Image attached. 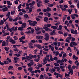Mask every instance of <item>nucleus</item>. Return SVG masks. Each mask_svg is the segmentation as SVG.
I'll return each instance as SVG.
<instances>
[{"label":"nucleus","mask_w":79,"mask_h":79,"mask_svg":"<svg viewBox=\"0 0 79 79\" xmlns=\"http://www.w3.org/2000/svg\"><path fill=\"white\" fill-rule=\"evenodd\" d=\"M44 27H43V28L44 29H45V31H52V30H51V29L49 28L48 27H51L52 26V25L51 24H49V23H48L44 24Z\"/></svg>","instance_id":"obj_1"},{"label":"nucleus","mask_w":79,"mask_h":79,"mask_svg":"<svg viewBox=\"0 0 79 79\" xmlns=\"http://www.w3.org/2000/svg\"><path fill=\"white\" fill-rule=\"evenodd\" d=\"M45 37L44 38V40L46 41H48L49 39H50V37H49V35L48 33H47L44 35Z\"/></svg>","instance_id":"obj_2"},{"label":"nucleus","mask_w":79,"mask_h":79,"mask_svg":"<svg viewBox=\"0 0 79 79\" xmlns=\"http://www.w3.org/2000/svg\"><path fill=\"white\" fill-rule=\"evenodd\" d=\"M77 45V43L74 41L71 42L70 44V46L72 47H74V46H76Z\"/></svg>","instance_id":"obj_3"},{"label":"nucleus","mask_w":79,"mask_h":79,"mask_svg":"<svg viewBox=\"0 0 79 79\" xmlns=\"http://www.w3.org/2000/svg\"><path fill=\"white\" fill-rule=\"evenodd\" d=\"M9 42L11 43L12 44H16V41L14 40H13L12 38H10L9 39Z\"/></svg>","instance_id":"obj_4"},{"label":"nucleus","mask_w":79,"mask_h":79,"mask_svg":"<svg viewBox=\"0 0 79 79\" xmlns=\"http://www.w3.org/2000/svg\"><path fill=\"white\" fill-rule=\"evenodd\" d=\"M37 24V22L35 21H34L33 22V23H29V25H31V26H35Z\"/></svg>","instance_id":"obj_5"},{"label":"nucleus","mask_w":79,"mask_h":79,"mask_svg":"<svg viewBox=\"0 0 79 79\" xmlns=\"http://www.w3.org/2000/svg\"><path fill=\"white\" fill-rule=\"evenodd\" d=\"M56 30H53L50 33H49L50 35H56V32H55Z\"/></svg>","instance_id":"obj_6"},{"label":"nucleus","mask_w":79,"mask_h":79,"mask_svg":"<svg viewBox=\"0 0 79 79\" xmlns=\"http://www.w3.org/2000/svg\"><path fill=\"white\" fill-rule=\"evenodd\" d=\"M30 63H29L27 64L28 67H31L34 64V63L33 62H30Z\"/></svg>","instance_id":"obj_7"},{"label":"nucleus","mask_w":79,"mask_h":79,"mask_svg":"<svg viewBox=\"0 0 79 79\" xmlns=\"http://www.w3.org/2000/svg\"><path fill=\"white\" fill-rule=\"evenodd\" d=\"M26 26H27V24L25 23H23L22 25V26L25 29L26 28Z\"/></svg>","instance_id":"obj_8"},{"label":"nucleus","mask_w":79,"mask_h":79,"mask_svg":"<svg viewBox=\"0 0 79 79\" xmlns=\"http://www.w3.org/2000/svg\"><path fill=\"white\" fill-rule=\"evenodd\" d=\"M50 48H51V50L52 51H54L55 48L54 47L52 46L51 45H49V48L50 49Z\"/></svg>","instance_id":"obj_9"},{"label":"nucleus","mask_w":79,"mask_h":79,"mask_svg":"<svg viewBox=\"0 0 79 79\" xmlns=\"http://www.w3.org/2000/svg\"><path fill=\"white\" fill-rule=\"evenodd\" d=\"M63 27V26L60 25L59 26V28H57V30L58 31H61L62 29V28Z\"/></svg>","instance_id":"obj_10"},{"label":"nucleus","mask_w":79,"mask_h":79,"mask_svg":"<svg viewBox=\"0 0 79 79\" xmlns=\"http://www.w3.org/2000/svg\"><path fill=\"white\" fill-rule=\"evenodd\" d=\"M44 21L46 22V23H47V21H48V19L47 17H45L44 18Z\"/></svg>","instance_id":"obj_11"},{"label":"nucleus","mask_w":79,"mask_h":79,"mask_svg":"<svg viewBox=\"0 0 79 79\" xmlns=\"http://www.w3.org/2000/svg\"><path fill=\"white\" fill-rule=\"evenodd\" d=\"M29 56H26L27 58L30 59V60H31L32 59V55L31 54H29Z\"/></svg>","instance_id":"obj_12"},{"label":"nucleus","mask_w":79,"mask_h":79,"mask_svg":"<svg viewBox=\"0 0 79 79\" xmlns=\"http://www.w3.org/2000/svg\"><path fill=\"white\" fill-rule=\"evenodd\" d=\"M69 70L70 71L69 72V74H71V75H72L73 74V69H71Z\"/></svg>","instance_id":"obj_13"},{"label":"nucleus","mask_w":79,"mask_h":79,"mask_svg":"<svg viewBox=\"0 0 79 79\" xmlns=\"http://www.w3.org/2000/svg\"><path fill=\"white\" fill-rule=\"evenodd\" d=\"M8 8L6 7L2 9V11L3 12H5V11H8Z\"/></svg>","instance_id":"obj_14"},{"label":"nucleus","mask_w":79,"mask_h":79,"mask_svg":"<svg viewBox=\"0 0 79 79\" xmlns=\"http://www.w3.org/2000/svg\"><path fill=\"white\" fill-rule=\"evenodd\" d=\"M28 70L29 72H31L33 70V69L32 68V67H29L28 69Z\"/></svg>","instance_id":"obj_15"},{"label":"nucleus","mask_w":79,"mask_h":79,"mask_svg":"<svg viewBox=\"0 0 79 79\" xmlns=\"http://www.w3.org/2000/svg\"><path fill=\"white\" fill-rule=\"evenodd\" d=\"M59 6H60L59 8L61 9L62 11H66V9L65 8L63 9V8H62V5H61L60 4L59 5Z\"/></svg>","instance_id":"obj_16"},{"label":"nucleus","mask_w":79,"mask_h":79,"mask_svg":"<svg viewBox=\"0 0 79 79\" xmlns=\"http://www.w3.org/2000/svg\"><path fill=\"white\" fill-rule=\"evenodd\" d=\"M6 3L8 5H12V3H11V2L10 1H7Z\"/></svg>","instance_id":"obj_17"},{"label":"nucleus","mask_w":79,"mask_h":79,"mask_svg":"<svg viewBox=\"0 0 79 79\" xmlns=\"http://www.w3.org/2000/svg\"><path fill=\"white\" fill-rule=\"evenodd\" d=\"M18 30H19V31H23V30H24V28L22 26L18 27Z\"/></svg>","instance_id":"obj_18"},{"label":"nucleus","mask_w":79,"mask_h":79,"mask_svg":"<svg viewBox=\"0 0 79 79\" xmlns=\"http://www.w3.org/2000/svg\"><path fill=\"white\" fill-rule=\"evenodd\" d=\"M6 42L5 41H3L2 43V46H3L4 47H6Z\"/></svg>","instance_id":"obj_19"},{"label":"nucleus","mask_w":79,"mask_h":79,"mask_svg":"<svg viewBox=\"0 0 79 79\" xmlns=\"http://www.w3.org/2000/svg\"><path fill=\"white\" fill-rule=\"evenodd\" d=\"M24 17L25 18H27L29 19L30 17L29 16H28V15L27 14H25L24 15Z\"/></svg>","instance_id":"obj_20"},{"label":"nucleus","mask_w":79,"mask_h":79,"mask_svg":"<svg viewBox=\"0 0 79 79\" xmlns=\"http://www.w3.org/2000/svg\"><path fill=\"white\" fill-rule=\"evenodd\" d=\"M51 29H57V27L56 26H52L51 27Z\"/></svg>","instance_id":"obj_21"},{"label":"nucleus","mask_w":79,"mask_h":79,"mask_svg":"<svg viewBox=\"0 0 79 79\" xmlns=\"http://www.w3.org/2000/svg\"><path fill=\"white\" fill-rule=\"evenodd\" d=\"M47 8L48 12H49V11H52V9H51V8H50L49 7H47Z\"/></svg>","instance_id":"obj_22"},{"label":"nucleus","mask_w":79,"mask_h":79,"mask_svg":"<svg viewBox=\"0 0 79 79\" xmlns=\"http://www.w3.org/2000/svg\"><path fill=\"white\" fill-rule=\"evenodd\" d=\"M44 77L45 79H48V77L47 76V75H46V74L44 73Z\"/></svg>","instance_id":"obj_23"},{"label":"nucleus","mask_w":79,"mask_h":79,"mask_svg":"<svg viewBox=\"0 0 79 79\" xmlns=\"http://www.w3.org/2000/svg\"><path fill=\"white\" fill-rule=\"evenodd\" d=\"M73 34H78V33L77 32V31L76 30H75L73 33Z\"/></svg>","instance_id":"obj_24"},{"label":"nucleus","mask_w":79,"mask_h":79,"mask_svg":"<svg viewBox=\"0 0 79 79\" xmlns=\"http://www.w3.org/2000/svg\"><path fill=\"white\" fill-rule=\"evenodd\" d=\"M65 67V66L64 65H60V67L62 69H64V67Z\"/></svg>","instance_id":"obj_25"},{"label":"nucleus","mask_w":79,"mask_h":79,"mask_svg":"<svg viewBox=\"0 0 79 79\" xmlns=\"http://www.w3.org/2000/svg\"><path fill=\"white\" fill-rule=\"evenodd\" d=\"M68 69L69 70H70V69H72V67H71V64H69L68 67Z\"/></svg>","instance_id":"obj_26"},{"label":"nucleus","mask_w":79,"mask_h":79,"mask_svg":"<svg viewBox=\"0 0 79 79\" xmlns=\"http://www.w3.org/2000/svg\"><path fill=\"white\" fill-rule=\"evenodd\" d=\"M36 47L37 48H38L39 49H40V48H41V45H40V44H37L36 45Z\"/></svg>","instance_id":"obj_27"},{"label":"nucleus","mask_w":79,"mask_h":79,"mask_svg":"<svg viewBox=\"0 0 79 79\" xmlns=\"http://www.w3.org/2000/svg\"><path fill=\"white\" fill-rule=\"evenodd\" d=\"M13 38L15 40H18V38L16 36H14L13 37Z\"/></svg>","instance_id":"obj_28"},{"label":"nucleus","mask_w":79,"mask_h":79,"mask_svg":"<svg viewBox=\"0 0 79 79\" xmlns=\"http://www.w3.org/2000/svg\"><path fill=\"white\" fill-rule=\"evenodd\" d=\"M4 49L6 51H8V50H9L10 48H7V47H5Z\"/></svg>","instance_id":"obj_29"},{"label":"nucleus","mask_w":79,"mask_h":79,"mask_svg":"<svg viewBox=\"0 0 79 79\" xmlns=\"http://www.w3.org/2000/svg\"><path fill=\"white\" fill-rule=\"evenodd\" d=\"M31 57H32V58H37V56L36 55H31Z\"/></svg>","instance_id":"obj_30"},{"label":"nucleus","mask_w":79,"mask_h":79,"mask_svg":"<svg viewBox=\"0 0 79 79\" xmlns=\"http://www.w3.org/2000/svg\"><path fill=\"white\" fill-rule=\"evenodd\" d=\"M15 13V11L13 10L12 11H11V12H10L11 15H14Z\"/></svg>","instance_id":"obj_31"},{"label":"nucleus","mask_w":79,"mask_h":79,"mask_svg":"<svg viewBox=\"0 0 79 79\" xmlns=\"http://www.w3.org/2000/svg\"><path fill=\"white\" fill-rule=\"evenodd\" d=\"M13 66H10L8 68V70H10L11 69H13Z\"/></svg>","instance_id":"obj_32"},{"label":"nucleus","mask_w":79,"mask_h":79,"mask_svg":"<svg viewBox=\"0 0 79 79\" xmlns=\"http://www.w3.org/2000/svg\"><path fill=\"white\" fill-rule=\"evenodd\" d=\"M48 6H49V7H52V6H53V4H49L48 5Z\"/></svg>","instance_id":"obj_33"},{"label":"nucleus","mask_w":79,"mask_h":79,"mask_svg":"<svg viewBox=\"0 0 79 79\" xmlns=\"http://www.w3.org/2000/svg\"><path fill=\"white\" fill-rule=\"evenodd\" d=\"M10 12H9L6 15V16H8V18L10 17Z\"/></svg>","instance_id":"obj_34"},{"label":"nucleus","mask_w":79,"mask_h":79,"mask_svg":"<svg viewBox=\"0 0 79 79\" xmlns=\"http://www.w3.org/2000/svg\"><path fill=\"white\" fill-rule=\"evenodd\" d=\"M66 56H67V55H66V53H65L63 54L62 58H64V57H66Z\"/></svg>","instance_id":"obj_35"},{"label":"nucleus","mask_w":79,"mask_h":79,"mask_svg":"<svg viewBox=\"0 0 79 79\" xmlns=\"http://www.w3.org/2000/svg\"><path fill=\"white\" fill-rule=\"evenodd\" d=\"M69 73H65V77H69Z\"/></svg>","instance_id":"obj_36"},{"label":"nucleus","mask_w":79,"mask_h":79,"mask_svg":"<svg viewBox=\"0 0 79 79\" xmlns=\"http://www.w3.org/2000/svg\"><path fill=\"white\" fill-rule=\"evenodd\" d=\"M43 12L44 13H46V12H48V11L47 10V9H44L43 10Z\"/></svg>","instance_id":"obj_37"},{"label":"nucleus","mask_w":79,"mask_h":79,"mask_svg":"<svg viewBox=\"0 0 79 79\" xmlns=\"http://www.w3.org/2000/svg\"><path fill=\"white\" fill-rule=\"evenodd\" d=\"M58 34H60V35L63 34V31H58Z\"/></svg>","instance_id":"obj_38"},{"label":"nucleus","mask_w":79,"mask_h":79,"mask_svg":"<svg viewBox=\"0 0 79 79\" xmlns=\"http://www.w3.org/2000/svg\"><path fill=\"white\" fill-rule=\"evenodd\" d=\"M43 50H44L45 52H48V51L49 49L48 48H44L43 49Z\"/></svg>","instance_id":"obj_39"},{"label":"nucleus","mask_w":79,"mask_h":79,"mask_svg":"<svg viewBox=\"0 0 79 79\" xmlns=\"http://www.w3.org/2000/svg\"><path fill=\"white\" fill-rule=\"evenodd\" d=\"M54 64L55 66H59V64L56 63H54Z\"/></svg>","instance_id":"obj_40"},{"label":"nucleus","mask_w":79,"mask_h":79,"mask_svg":"<svg viewBox=\"0 0 79 79\" xmlns=\"http://www.w3.org/2000/svg\"><path fill=\"white\" fill-rule=\"evenodd\" d=\"M54 60H56V61H57L58 60V57H55L53 58Z\"/></svg>","instance_id":"obj_41"},{"label":"nucleus","mask_w":79,"mask_h":79,"mask_svg":"<svg viewBox=\"0 0 79 79\" xmlns=\"http://www.w3.org/2000/svg\"><path fill=\"white\" fill-rule=\"evenodd\" d=\"M72 39V37L71 36H69L67 38V39L68 40H71Z\"/></svg>","instance_id":"obj_42"},{"label":"nucleus","mask_w":79,"mask_h":79,"mask_svg":"<svg viewBox=\"0 0 79 79\" xmlns=\"http://www.w3.org/2000/svg\"><path fill=\"white\" fill-rule=\"evenodd\" d=\"M36 39L37 40H39L40 39V36L39 35L37 36L36 37Z\"/></svg>","instance_id":"obj_43"},{"label":"nucleus","mask_w":79,"mask_h":79,"mask_svg":"<svg viewBox=\"0 0 79 79\" xmlns=\"http://www.w3.org/2000/svg\"><path fill=\"white\" fill-rule=\"evenodd\" d=\"M56 54H55V56H58V55H59V53H60V52H58V51H56Z\"/></svg>","instance_id":"obj_44"},{"label":"nucleus","mask_w":79,"mask_h":79,"mask_svg":"<svg viewBox=\"0 0 79 79\" xmlns=\"http://www.w3.org/2000/svg\"><path fill=\"white\" fill-rule=\"evenodd\" d=\"M6 60L9 62V63H11V59H10V58H7Z\"/></svg>","instance_id":"obj_45"},{"label":"nucleus","mask_w":79,"mask_h":79,"mask_svg":"<svg viewBox=\"0 0 79 79\" xmlns=\"http://www.w3.org/2000/svg\"><path fill=\"white\" fill-rule=\"evenodd\" d=\"M68 62L69 64H73V61H71V60H69L68 61Z\"/></svg>","instance_id":"obj_46"},{"label":"nucleus","mask_w":79,"mask_h":79,"mask_svg":"<svg viewBox=\"0 0 79 79\" xmlns=\"http://www.w3.org/2000/svg\"><path fill=\"white\" fill-rule=\"evenodd\" d=\"M29 12H32V7H30L29 9Z\"/></svg>","instance_id":"obj_47"},{"label":"nucleus","mask_w":79,"mask_h":79,"mask_svg":"<svg viewBox=\"0 0 79 79\" xmlns=\"http://www.w3.org/2000/svg\"><path fill=\"white\" fill-rule=\"evenodd\" d=\"M43 66V65H42V64H40L37 65V66L39 67H42Z\"/></svg>","instance_id":"obj_48"},{"label":"nucleus","mask_w":79,"mask_h":79,"mask_svg":"<svg viewBox=\"0 0 79 79\" xmlns=\"http://www.w3.org/2000/svg\"><path fill=\"white\" fill-rule=\"evenodd\" d=\"M14 59L15 61H16V60H19V58L17 57H14Z\"/></svg>","instance_id":"obj_49"},{"label":"nucleus","mask_w":79,"mask_h":79,"mask_svg":"<svg viewBox=\"0 0 79 79\" xmlns=\"http://www.w3.org/2000/svg\"><path fill=\"white\" fill-rule=\"evenodd\" d=\"M3 24H4V22L3 21L1 20V25H3Z\"/></svg>","instance_id":"obj_50"},{"label":"nucleus","mask_w":79,"mask_h":79,"mask_svg":"<svg viewBox=\"0 0 79 79\" xmlns=\"http://www.w3.org/2000/svg\"><path fill=\"white\" fill-rule=\"evenodd\" d=\"M21 70H22V67H19L18 68V71H21Z\"/></svg>","instance_id":"obj_51"},{"label":"nucleus","mask_w":79,"mask_h":79,"mask_svg":"<svg viewBox=\"0 0 79 79\" xmlns=\"http://www.w3.org/2000/svg\"><path fill=\"white\" fill-rule=\"evenodd\" d=\"M0 64L2 65V66H3L4 65V63L2 62V61L0 60Z\"/></svg>","instance_id":"obj_52"},{"label":"nucleus","mask_w":79,"mask_h":79,"mask_svg":"<svg viewBox=\"0 0 79 79\" xmlns=\"http://www.w3.org/2000/svg\"><path fill=\"white\" fill-rule=\"evenodd\" d=\"M63 2H64V1H63V0H61L59 2V3H60V4L63 3Z\"/></svg>","instance_id":"obj_53"},{"label":"nucleus","mask_w":79,"mask_h":79,"mask_svg":"<svg viewBox=\"0 0 79 79\" xmlns=\"http://www.w3.org/2000/svg\"><path fill=\"white\" fill-rule=\"evenodd\" d=\"M38 60L37 59H34V61H36V62H38V61H39V60Z\"/></svg>","instance_id":"obj_54"},{"label":"nucleus","mask_w":79,"mask_h":79,"mask_svg":"<svg viewBox=\"0 0 79 79\" xmlns=\"http://www.w3.org/2000/svg\"><path fill=\"white\" fill-rule=\"evenodd\" d=\"M22 6V4H20L18 7V9H20Z\"/></svg>","instance_id":"obj_55"},{"label":"nucleus","mask_w":79,"mask_h":79,"mask_svg":"<svg viewBox=\"0 0 79 79\" xmlns=\"http://www.w3.org/2000/svg\"><path fill=\"white\" fill-rule=\"evenodd\" d=\"M50 16H51V14L49 13V12H48V17H50Z\"/></svg>","instance_id":"obj_56"},{"label":"nucleus","mask_w":79,"mask_h":79,"mask_svg":"<svg viewBox=\"0 0 79 79\" xmlns=\"http://www.w3.org/2000/svg\"><path fill=\"white\" fill-rule=\"evenodd\" d=\"M65 42H68V43H70V41L67 39H66Z\"/></svg>","instance_id":"obj_57"},{"label":"nucleus","mask_w":79,"mask_h":79,"mask_svg":"<svg viewBox=\"0 0 79 79\" xmlns=\"http://www.w3.org/2000/svg\"><path fill=\"white\" fill-rule=\"evenodd\" d=\"M47 58H45L43 60V62H45L46 61H47Z\"/></svg>","instance_id":"obj_58"},{"label":"nucleus","mask_w":79,"mask_h":79,"mask_svg":"<svg viewBox=\"0 0 79 79\" xmlns=\"http://www.w3.org/2000/svg\"><path fill=\"white\" fill-rule=\"evenodd\" d=\"M63 35L64 37H66L68 34H67V33H64L63 34Z\"/></svg>","instance_id":"obj_59"},{"label":"nucleus","mask_w":79,"mask_h":79,"mask_svg":"<svg viewBox=\"0 0 79 79\" xmlns=\"http://www.w3.org/2000/svg\"><path fill=\"white\" fill-rule=\"evenodd\" d=\"M18 23H19V24H23V22H22V21L21 20L19 21Z\"/></svg>","instance_id":"obj_60"},{"label":"nucleus","mask_w":79,"mask_h":79,"mask_svg":"<svg viewBox=\"0 0 79 79\" xmlns=\"http://www.w3.org/2000/svg\"><path fill=\"white\" fill-rule=\"evenodd\" d=\"M64 6V8L65 9V10H66V8H68V5H65Z\"/></svg>","instance_id":"obj_61"},{"label":"nucleus","mask_w":79,"mask_h":79,"mask_svg":"<svg viewBox=\"0 0 79 79\" xmlns=\"http://www.w3.org/2000/svg\"><path fill=\"white\" fill-rule=\"evenodd\" d=\"M44 2L46 3H48V2H49V1H48V0H44Z\"/></svg>","instance_id":"obj_62"},{"label":"nucleus","mask_w":79,"mask_h":79,"mask_svg":"<svg viewBox=\"0 0 79 79\" xmlns=\"http://www.w3.org/2000/svg\"><path fill=\"white\" fill-rule=\"evenodd\" d=\"M31 30L32 34H33V33H34V29H31Z\"/></svg>","instance_id":"obj_63"},{"label":"nucleus","mask_w":79,"mask_h":79,"mask_svg":"<svg viewBox=\"0 0 79 79\" xmlns=\"http://www.w3.org/2000/svg\"><path fill=\"white\" fill-rule=\"evenodd\" d=\"M14 51H15V52H18V51H19V50H18V48H15V49H14Z\"/></svg>","instance_id":"obj_64"}]
</instances>
